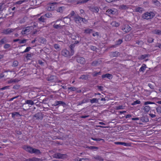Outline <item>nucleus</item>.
<instances>
[{
    "label": "nucleus",
    "mask_w": 161,
    "mask_h": 161,
    "mask_svg": "<svg viewBox=\"0 0 161 161\" xmlns=\"http://www.w3.org/2000/svg\"><path fill=\"white\" fill-rule=\"evenodd\" d=\"M88 77L86 75H82L79 78V79H82L86 80L87 79Z\"/></svg>",
    "instance_id": "obj_46"
},
{
    "label": "nucleus",
    "mask_w": 161,
    "mask_h": 161,
    "mask_svg": "<svg viewBox=\"0 0 161 161\" xmlns=\"http://www.w3.org/2000/svg\"><path fill=\"white\" fill-rule=\"evenodd\" d=\"M77 61L78 63H80L82 64H84L86 62L85 58L82 57L79 58H78L77 59Z\"/></svg>",
    "instance_id": "obj_12"
},
{
    "label": "nucleus",
    "mask_w": 161,
    "mask_h": 161,
    "mask_svg": "<svg viewBox=\"0 0 161 161\" xmlns=\"http://www.w3.org/2000/svg\"><path fill=\"white\" fill-rule=\"evenodd\" d=\"M55 76L54 75H51L49 78L48 80L49 81H51L53 80Z\"/></svg>",
    "instance_id": "obj_54"
},
{
    "label": "nucleus",
    "mask_w": 161,
    "mask_h": 161,
    "mask_svg": "<svg viewBox=\"0 0 161 161\" xmlns=\"http://www.w3.org/2000/svg\"><path fill=\"white\" fill-rule=\"evenodd\" d=\"M31 49V47H27L25 49V50L24 51L22 52L21 53H25L28 52L30 50V49Z\"/></svg>",
    "instance_id": "obj_39"
},
{
    "label": "nucleus",
    "mask_w": 161,
    "mask_h": 161,
    "mask_svg": "<svg viewBox=\"0 0 161 161\" xmlns=\"http://www.w3.org/2000/svg\"><path fill=\"white\" fill-rule=\"evenodd\" d=\"M89 9L91 11L95 13H98L99 11L98 8L97 6L91 7Z\"/></svg>",
    "instance_id": "obj_10"
},
{
    "label": "nucleus",
    "mask_w": 161,
    "mask_h": 161,
    "mask_svg": "<svg viewBox=\"0 0 161 161\" xmlns=\"http://www.w3.org/2000/svg\"><path fill=\"white\" fill-rule=\"evenodd\" d=\"M154 104V103L153 102H150V101H147L145 102L144 103V104L145 105H147V104Z\"/></svg>",
    "instance_id": "obj_51"
},
{
    "label": "nucleus",
    "mask_w": 161,
    "mask_h": 161,
    "mask_svg": "<svg viewBox=\"0 0 161 161\" xmlns=\"http://www.w3.org/2000/svg\"><path fill=\"white\" fill-rule=\"evenodd\" d=\"M26 40L25 39H23L22 40H20L19 41V43L20 44H23L25 43L26 42Z\"/></svg>",
    "instance_id": "obj_59"
},
{
    "label": "nucleus",
    "mask_w": 161,
    "mask_h": 161,
    "mask_svg": "<svg viewBox=\"0 0 161 161\" xmlns=\"http://www.w3.org/2000/svg\"><path fill=\"white\" fill-rule=\"evenodd\" d=\"M61 54L64 57H68L72 56L71 52H70L66 49H64L61 51Z\"/></svg>",
    "instance_id": "obj_4"
},
{
    "label": "nucleus",
    "mask_w": 161,
    "mask_h": 161,
    "mask_svg": "<svg viewBox=\"0 0 161 161\" xmlns=\"http://www.w3.org/2000/svg\"><path fill=\"white\" fill-rule=\"evenodd\" d=\"M153 33L154 34H157L158 35H161V31L157 29H156L153 30L152 31Z\"/></svg>",
    "instance_id": "obj_18"
},
{
    "label": "nucleus",
    "mask_w": 161,
    "mask_h": 161,
    "mask_svg": "<svg viewBox=\"0 0 161 161\" xmlns=\"http://www.w3.org/2000/svg\"><path fill=\"white\" fill-rule=\"evenodd\" d=\"M25 104H30L31 105H33L34 104V103L33 101L31 100H28L25 101Z\"/></svg>",
    "instance_id": "obj_28"
},
{
    "label": "nucleus",
    "mask_w": 161,
    "mask_h": 161,
    "mask_svg": "<svg viewBox=\"0 0 161 161\" xmlns=\"http://www.w3.org/2000/svg\"><path fill=\"white\" fill-rule=\"evenodd\" d=\"M92 139L94 141H102L103 142H104V139H101V138H92Z\"/></svg>",
    "instance_id": "obj_43"
},
{
    "label": "nucleus",
    "mask_w": 161,
    "mask_h": 161,
    "mask_svg": "<svg viewBox=\"0 0 161 161\" xmlns=\"http://www.w3.org/2000/svg\"><path fill=\"white\" fill-rule=\"evenodd\" d=\"M53 27L56 29H63L64 27V26H61L60 24H54L53 25Z\"/></svg>",
    "instance_id": "obj_16"
},
{
    "label": "nucleus",
    "mask_w": 161,
    "mask_h": 161,
    "mask_svg": "<svg viewBox=\"0 0 161 161\" xmlns=\"http://www.w3.org/2000/svg\"><path fill=\"white\" fill-rule=\"evenodd\" d=\"M9 86H5L2 87V88H1V90H4L6 89H9Z\"/></svg>",
    "instance_id": "obj_57"
},
{
    "label": "nucleus",
    "mask_w": 161,
    "mask_h": 161,
    "mask_svg": "<svg viewBox=\"0 0 161 161\" xmlns=\"http://www.w3.org/2000/svg\"><path fill=\"white\" fill-rule=\"evenodd\" d=\"M74 20L77 24L80 23L82 22V18L78 15L74 16Z\"/></svg>",
    "instance_id": "obj_7"
},
{
    "label": "nucleus",
    "mask_w": 161,
    "mask_h": 161,
    "mask_svg": "<svg viewBox=\"0 0 161 161\" xmlns=\"http://www.w3.org/2000/svg\"><path fill=\"white\" fill-rule=\"evenodd\" d=\"M147 68L146 64H142V67L140 68L139 71L140 72H143Z\"/></svg>",
    "instance_id": "obj_21"
},
{
    "label": "nucleus",
    "mask_w": 161,
    "mask_h": 161,
    "mask_svg": "<svg viewBox=\"0 0 161 161\" xmlns=\"http://www.w3.org/2000/svg\"><path fill=\"white\" fill-rule=\"evenodd\" d=\"M92 31L93 30L91 29H89V28H87L84 30V33L87 34H90L92 32Z\"/></svg>",
    "instance_id": "obj_25"
},
{
    "label": "nucleus",
    "mask_w": 161,
    "mask_h": 161,
    "mask_svg": "<svg viewBox=\"0 0 161 161\" xmlns=\"http://www.w3.org/2000/svg\"><path fill=\"white\" fill-rule=\"evenodd\" d=\"M95 158L99 161H103V158L101 156L98 155L95 156Z\"/></svg>",
    "instance_id": "obj_30"
},
{
    "label": "nucleus",
    "mask_w": 161,
    "mask_h": 161,
    "mask_svg": "<svg viewBox=\"0 0 161 161\" xmlns=\"http://www.w3.org/2000/svg\"><path fill=\"white\" fill-rule=\"evenodd\" d=\"M153 3L157 6H160V2L157 0H153Z\"/></svg>",
    "instance_id": "obj_19"
},
{
    "label": "nucleus",
    "mask_w": 161,
    "mask_h": 161,
    "mask_svg": "<svg viewBox=\"0 0 161 161\" xmlns=\"http://www.w3.org/2000/svg\"><path fill=\"white\" fill-rule=\"evenodd\" d=\"M45 17L47 18H50L52 17V15L51 13H46L44 15Z\"/></svg>",
    "instance_id": "obj_31"
},
{
    "label": "nucleus",
    "mask_w": 161,
    "mask_h": 161,
    "mask_svg": "<svg viewBox=\"0 0 161 161\" xmlns=\"http://www.w3.org/2000/svg\"><path fill=\"white\" fill-rule=\"evenodd\" d=\"M111 25L112 26L117 27L120 24L116 21H113L111 23Z\"/></svg>",
    "instance_id": "obj_15"
},
{
    "label": "nucleus",
    "mask_w": 161,
    "mask_h": 161,
    "mask_svg": "<svg viewBox=\"0 0 161 161\" xmlns=\"http://www.w3.org/2000/svg\"><path fill=\"white\" fill-rule=\"evenodd\" d=\"M57 3H58L56 2L49 3L47 5L46 9L49 11L54 10L56 8Z\"/></svg>",
    "instance_id": "obj_3"
},
{
    "label": "nucleus",
    "mask_w": 161,
    "mask_h": 161,
    "mask_svg": "<svg viewBox=\"0 0 161 161\" xmlns=\"http://www.w3.org/2000/svg\"><path fill=\"white\" fill-rule=\"evenodd\" d=\"M59 101H56L55 102L53 105L55 106H57L59 105Z\"/></svg>",
    "instance_id": "obj_58"
},
{
    "label": "nucleus",
    "mask_w": 161,
    "mask_h": 161,
    "mask_svg": "<svg viewBox=\"0 0 161 161\" xmlns=\"http://www.w3.org/2000/svg\"><path fill=\"white\" fill-rule=\"evenodd\" d=\"M45 17L44 15L41 16V17L38 19L39 21L41 22H45Z\"/></svg>",
    "instance_id": "obj_26"
},
{
    "label": "nucleus",
    "mask_w": 161,
    "mask_h": 161,
    "mask_svg": "<svg viewBox=\"0 0 161 161\" xmlns=\"http://www.w3.org/2000/svg\"><path fill=\"white\" fill-rule=\"evenodd\" d=\"M54 47L56 49H58L60 48V46L59 44H55L54 45Z\"/></svg>",
    "instance_id": "obj_52"
},
{
    "label": "nucleus",
    "mask_w": 161,
    "mask_h": 161,
    "mask_svg": "<svg viewBox=\"0 0 161 161\" xmlns=\"http://www.w3.org/2000/svg\"><path fill=\"white\" fill-rule=\"evenodd\" d=\"M68 89L70 90L71 91H74L76 90L77 88H76L75 87L72 86L70 87H69Z\"/></svg>",
    "instance_id": "obj_44"
},
{
    "label": "nucleus",
    "mask_w": 161,
    "mask_h": 161,
    "mask_svg": "<svg viewBox=\"0 0 161 161\" xmlns=\"http://www.w3.org/2000/svg\"><path fill=\"white\" fill-rule=\"evenodd\" d=\"M97 88L98 89L101 91H102L103 90V87L101 86H97Z\"/></svg>",
    "instance_id": "obj_64"
},
{
    "label": "nucleus",
    "mask_w": 161,
    "mask_h": 161,
    "mask_svg": "<svg viewBox=\"0 0 161 161\" xmlns=\"http://www.w3.org/2000/svg\"><path fill=\"white\" fill-rule=\"evenodd\" d=\"M65 154L58 153H55L53 155L54 158H62L64 157Z\"/></svg>",
    "instance_id": "obj_9"
},
{
    "label": "nucleus",
    "mask_w": 161,
    "mask_h": 161,
    "mask_svg": "<svg viewBox=\"0 0 161 161\" xmlns=\"http://www.w3.org/2000/svg\"><path fill=\"white\" fill-rule=\"evenodd\" d=\"M121 29L124 32L127 33L130 31L131 28L129 25L125 24L121 26Z\"/></svg>",
    "instance_id": "obj_5"
},
{
    "label": "nucleus",
    "mask_w": 161,
    "mask_h": 161,
    "mask_svg": "<svg viewBox=\"0 0 161 161\" xmlns=\"http://www.w3.org/2000/svg\"><path fill=\"white\" fill-rule=\"evenodd\" d=\"M101 62V61L100 60H95L92 63L91 65L93 66H96L99 64Z\"/></svg>",
    "instance_id": "obj_13"
},
{
    "label": "nucleus",
    "mask_w": 161,
    "mask_h": 161,
    "mask_svg": "<svg viewBox=\"0 0 161 161\" xmlns=\"http://www.w3.org/2000/svg\"><path fill=\"white\" fill-rule=\"evenodd\" d=\"M41 159L40 158L33 157L32 158L26 159L25 161H40Z\"/></svg>",
    "instance_id": "obj_14"
},
{
    "label": "nucleus",
    "mask_w": 161,
    "mask_h": 161,
    "mask_svg": "<svg viewBox=\"0 0 161 161\" xmlns=\"http://www.w3.org/2000/svg\"><path fill=\"white\" fill-rule=\"evenodd\" d=\"M120 8L122 9L126 10L128 9V7L125 5H121L120 6Z\"/></svg>",
    "instance_id": "obj_33"
},
{
    "label": "nucleus",
    "mask_w": 161,
    "mask_h": 161,
    "mask_svg": "<svg viewBox=\"0 0 161 161\" xmlns=\"http://www.w3.org/2000/svg\"><path fill=\"white\" fill-rule=\"evenodd\" d=\"M92 36H98V32H96L92 34Z\"/></svg>",
    "instance_id": "obj_63"
},
{
    "label": "nucleus",
    "mask_w": 161,
    "mask_h": 161,
    "mask_svg": "<svg viewBox=\"0 0 161 161\" xmlns=\"http://www.w3.org/2000/svg\"><path fill=\"white\" fill-rule=\"evenodd\" d=\"M119 53L117 51L112 52L111 53V55L113 57L118 56L119 55Z\"/></svg>",
    "instance_id": "obj_23"
},
{
    "label": "nucleus",
    "mask_w": 161,
    "mask_h": 161,
    "mask_svg": "<svg viewBox=\"0 0 161 161\" xmlns=\"http://www.w3.org/2000/svg\"><path fill=\"white\" fill-rule=\"evenodd\" d=\"M19 115V113L17 112H14L12 113V118H14L15 116H18Z\"/></svg>",
    "instance_id": "obj_37"
},
{
    "label": "nucleus",
    "mask_w": 161,
    "mask_h": 161,
    "mask_svg": "<svg viewBox=\"0 0 161 161\" xmlns=\"http://www.w3.org/2000/svg\"><path fill=\"white\" fill-rule=\"evenodd\" d=\"M65 7L64 6L59 7L57 9L58 12L62 13L63 12L64 10L65 9Z\"/></svg>",
    "instance_id": "obj_22"
},
{
    "label": "nucleus",
    "mask_w": 161,
    "mask_h": 161,
    "mask_svg": "<svg viewBox=\"0 0 161 161\" xmlns=\"http://www.w3.org/2000/svg\"><path fill=\"white\" fill-rule=\"evenodd\" d=\"M102 78H107L108 79L111 80L113 78V76L111 74L107 73L103 75L102 76Z\"/></svg>",
    "instance_id": "obj_11"
},
{
    "label": "nucleus",
    "mask_w": 161,
    "mask_h": 161,
    "mask_svg": "<svg viewBox=\"0 0 161 161\" xmlns=\"http://www.w3.org/2000/svg\"><path fill=\"white\" fill-rule=\"evenodd\" d=\"M141 103V101L139 100H137L134 102L133 103H132V105H134L136 104H139Z\"/></svg>",
    "instance_id": "obj_40"
},
{
    "label": "nucleus",
    "mask_w": 161,
    "mask_h": 161,
    "mask_svg": "<svg viewBox=\"0 0 161 161\" xmlns=\"http://www.w3.org/2000/svg\"><path fill=\"white\" fill-rule=\"evenodd\" d=\"M34 117L36 118V119H42V114L40 113H37L35 114Z\"/></svg>",
    "instance_id": "obj_17"
},
{
    "label": "nucleus",
    "mask_w": 161,
    "mask_h": 161,
    "mask_svg": "<svg viewBox=\"0 0 161 161\" xmlns=\"http://www.w3.org/2000/svg\"><path fill=\"white\" fill-rule=\"evenodd\" d=\"M7 42V39L5 37L2 38L0 41V45H1Z\"/></svg>",
    "instance_id": "obj_27"
},
{
    "label": "nucleus",
    "mask_w": 161,
    "mask_h": 161,
    "mask_svg": "<svg viewBox=\"0 0 161 161\" xmlns=\"http://www.w3.org/2000/svg\"><path fill=\"white\" fill-rule=\"evenodd\" d=\"M33 27L31 26H27L25 28L23 29L21 32V33L23 35L28 34H29L30 30L32 29Z\"/></svg>",
    "instance_id": "obj_6"
},
{
    "label": "nucleus",
    "mask_w": 161,
    "mask_h": 161,
    "mask_svg": "<svg viewBox=\"0 0 161 161\" xmlns=\"http://www.w3.org/2000/svg\"><path fill=\"white\" fill-rule=\"evenodd\" d=\"M23 148L26 151L31 154L34 153L36 155H39L41 154V152L39 150L33 148L30 146H24Z\"/></svg>",
    "instance_id": "obj_1"
},
{
    "label": "nucleus",
    "mask_w": 161,
    "mask_h": 161,
    "mask_svg": "<svg viewBox=\"0 0 161 161\" xmlns=\"http://www.w3.org/2000/svg\"><path fill=\"white\" fill-rule=\"evenodd\" d=\"M13 31V29L10 28H8L6 29H4L3 30L2 33L5 35H8L12 32Z\"/></svg>",
    "instance_id": "obj_8"
},
{
    "label": "nucleus",
    "mask_w": 161,
    "mask_h": 161,
    "mask_svg": "<svg viewBox=\"0 0 161 161\" xmlns=\"http://www.w3.org/2000/svg\"><path fill=\"white\" fill-rule=\"evenodd\" d=\"M90 48L91 49L94 51H96V50L97 49V48L96 47L93 46H90Z\"/></svg>",
    "instance_id": "obj_55"
},
{
    "label": "nucleus",
    "mask_w": 161,
    "mask_h": 161,
    "mask_svg": "<svg viewBox=\"0 0 161 161\" xmlns=\"http://www.w3.org/2000/svg\"><path fill=\"white\" fill-rule=\"evenodd\" d=\"M59 104H62L64 106V105H65L66 104L63 101H59Z\"/></svg>",
    "instance_id": "obj_62"
},
{
    "label": "nucleus",
    "mask_w": 161,
    "mask_h": 161,
    "mask_svg": "<svg viewBox=\"0 0 161 161\" xmlns=\"http://www.w3.org/2000/svg\"><path fill=\"white\" fill-rule=\"evenodd\" d=\"M87 148L92 150L98 149V148L97 147L93 146H88Z\"/></svg>",
    "instance_id": "obj_38"
},
{
    "label": "nucleus",
    "mask_w": 161,
    "mask_h": 161,
    "mask_svg": "<svg viewBox=\"0 0 161 161\" xmlns=\"http://www.w3.org/2000/svg\"><path fill=\"white\" fill-rule=\"evenodd\" d=\"M101 74V72L99 71V72H97L96 71H95L92 74V75L93 77H95L97 76V75H99Z\"/></svg>",
    "instance_id": "obj_36"
},
{
    "label": "nucleus",
    "mask_w": 161,
    "mask_h": 161,
    "mask_svg": "<svg viewBox=\"0 0 161 161\" xmlns=\"http://www.w3.org/2000/svg\"><path fill=\"white\" fill-rule=\"evenodd\" d=\"M107 12L109 14H114V11L111 9H108L107 11Z\"/></svg>",
    "instance_id": "obj_48"
},
{
    "label": "nucleus",
    "mask_w": 161,
    "mask_h": 161,
    "mask_svg": "<svg viewBox=\"0 0 161 161\" xmlns=\"http://www.w3.org/2000/svg\"><path fill=\"white\" fill-rule=\"evenodd\" d=\"M75 14V12H74V11H71V13H70V14H69V15H70V17H72V16H74Z\"/></svg>",
    "instance_id": "obj_60"
},
{
    "label": "nucleus",
    "mask_w": 161,
    "mask_h": 161,
    "mask_svg": "<svg viewBox=\"0 0 161 161\" xmlns=\"http://www.w3.org/2000/svg\"><path fill=\"white\" fill-rule=\"evenodd\" d=\"M90 102L92 103H97L98 102V100L97 98H93L90 100Z\"/></svg>",
    "instance_id": "obj_35"
},
{
    "label": "nucleus",
    "mask_w": 161,
    "mask_h": 161,
    "mask_svg": "<svg viewBox=\"0 0 161 161\" xmlns=\"http://www.w3.org/2000/svg\"><path fill=\"white\" fill-rule=\"evenodd\" d=\"M75 47V44H72L70 45L69 47L70 49V52H71L72 55H73L74 53V48Z\"/></svg>",
    "instance_id": "obj_20"
},
{
    "label": "nucleus",
    "mask_w": 161,
    "mask_h": 161,
    "mask_svg": "<svg viewBox=\"0 0 161 161\" xmlns=\"http://www.w3.org/2000/svg\"><path fill=\"white\" fill-rule=\"evenodd\" d=\"M122 145L125 146H130L129 143L124 142H122Z\"/></svg>",
    "instance_id": "obj_56"
},
{
    "label": "nucleus",
    "mask_w": 161,
    "mask_h": 161,
    "mask_svg": "<svg viewBox=\"0 0 161 161\" xmlns=\"http://www.w3.org/2000/svg\"><path fill=\"white\" fill-rule=\"evenodd\" d=\"M18 61L16 60L14 61V62L13 63L12 66H14V67H16L18 66Z\"/></svg>",
    "instance_id": "obj_47"
},
{
    "label": "nucleus",
    "mask_w": 161,
    "mask_h": 161,
    "mask_svg": "<svg viewBox=\"0 0 161 161\" xmlns=\"http://www.w3.org/2000/svg\"><path fill=\"white\" fill-rule=\"evenodd\" d=\"M144 8L142 7H138L136 8L135 11L136 12H138L140 13H142L144 11Z\"/></svg>",
    "instance_id": "obj_24"
},
{
    "label": "nucleus",
    "mask_w": 161,
    "mask_h": 161,
    "mask_svg": "<svg viewBox=\"0 0 161 161\" xmlns=\"http://www.w3.org/2000/svg\"><path fill=\"white\" fill-rule=\"evenodd\" d=\"M18 82L17 80L16 79H11L10 80L8 81V83H16Z\"/></svg>",
    "instance_id": "obj_29"
},
{
    "label": "nucleus",
    "mask_w": 161,
    "mask_h": 161,
    "mask_svg": "<svg viewBox=\"0 0 161 161\" xmlns=\"http://www.w3.org/2000/svg\"><path fill=\"white\" fill-rule=\"evenodd\" d=\"M147 57L148 55L147 54L142 55L140 56L139 59L142 60L144 59L145 58Z\"/></svg>",
    "instance_id": "obj_34"
},
{
    "label": "nucleus",
    "mask_w": 161,
    "mask_h": 161,
    "mask_svg": "<svg viewBox=\"0 0 161 161\" xmlns=\"http://www.w3.org/2000/svg\"><path fill=\"white\" fill-rule=\"evenodd\" d=\"M10 45L9 44H6L4 46V49H8L10 47Z\"/></svg>",
    "instance_id": "obj_50"
},
{
    "label": "nucleus",
    "mask_w": 161,
    "mask_h": 161,
    "mask_svg": "<svg viewBox=\"0 0 161 161\" xmlns=\"http://www.w3.org/2000/svg\"><path fill=\"white\" fill-rule=\"evenodd\" d=\"M25 0H20L19 1H18L16 2V4H20L23 3L25 2Z\"/></svg>",
    "instance_id": "obj_53"
},
{
    "label": "nucleus",
    "mask_w": 161,
    "mask_h": 161,
    "mask_svg": "<svg viewBox=\"0 0 161 161\" xmlns=\"http://www.w3.org/2000/svg\"><path fill=\"white\" fill-rule=\"evenodd\" d=\"M155 16L154 13L152 12H147L143 14L142 16V18L146 19H152Z\"/></svg>",
    "instance_id": "obj_2"
},
{
    "label": "nucleus",
    "mask_w": 161,
    "mask_h": 161,
    "mask_svg": "<svg viewBox=\"0 0 161 161\" xmlns=\"http://www.w3.org/2000/svg\"><path fill=\"white\" fill-rule=\"evenodd\" d=\"M144 110L147 112H148L150 110V107L148 106H146L144 108Z\"/></svg>",
    "instance_id": "obj_42"
},
{
    "label": "nucleus",
    "mask_w": 161,
    "mask_h": 161,
    "mask_svg": "<svg viewBox=\"0 0 161 161\" xmlns=\"http://www.w3.org/2000/svg\"><path fill=\"white\" fill-rule=\"evenodd\" d=\"M87 22V20H86L85 18H82V22L83 23H86Z\"/></svg>",
    "instance_id": "obj_61"
},
{
    "label": "nucleus",
    "mask_w": 161,
    "mask_h": 161,
    "mask_svg": "<svg viewBox=\"0 0 161 161\" xmlns=\"http://www.w3.org/2000/svg\"><path fill=\"white\" fill-rule=\"evenodd\" d=\"M156 110L158 114H161V107L160 106H158L156 108Z\"/></svg>",
    "instance_id": "obj_41"
},
{
    "label": "nucleus",
    "mask_w": 161,
    "mask_h": 161,
    "mask_svg": "<svg viewBox=\"0 0 161 161\" xmlns=\"http://www.w3.org/2000/svg\"><path fill=\"white\" fill-rule=\"evenodd\" d=\"M124 109V107L122 105H119L116 107V109L117 110L123 109Z\"/></svg>",
    "instance_id": "obj_45"
},
{
    "label": "nucleus",
    "mask_w": 161,
    "mask_h": 161,
    "mask_svg": "<svg viewBox=\"0 0 161 161\" xmlns=\"http://www.w3.org/2000/svg\"><path fill=\"white\" fill-rule=\"evenodd\" d=\"M131 36L129 35H127L125 37V40L126 41H129L131 40Z\"/></svg>",
    "instance_id": "obj_32"
},
{
    "label": "nucleus",
    "mask_w": 161,
    "mask_h": 161,
    "mask_svg": "<svg viewBox=\"0 0 161 161\" xmlns=\"http://www.w3.org/2000/svg\"><path fill=\"white\" fill-rule=\"evenodd\" d=\"M123 42V40L122 39H119L117 41V45H119Z\"/></svg>",
    "instance_id": "obj_49"
}]
</instances>
